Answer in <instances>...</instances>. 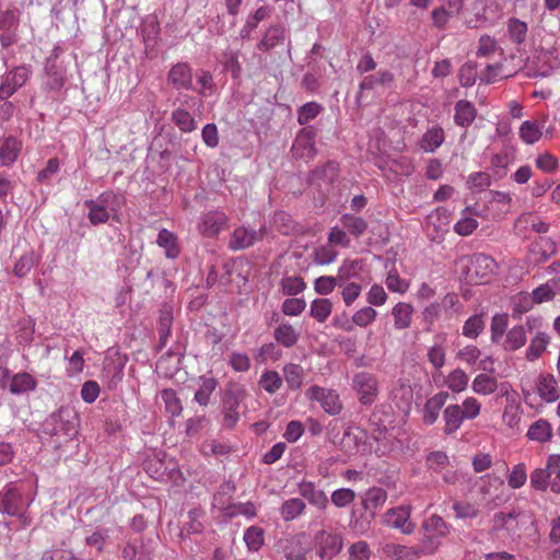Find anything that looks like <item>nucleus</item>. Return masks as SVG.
Instances as JSON below:
<instances>
[{
	"instance_id": "c9c22d12",
	"label": "nucleus",
	"mask_w": 560,
	"mask_h": 560,
	"mask_svg": "<svg viewBox=\"0 0 560 560\" xmlns=\"http://www.w3.org/2000/svg\"><path fill=\"white\" fill-rule=\"evenodd\" d=\"M275 340L284 348L293 347L299 340V332L288 322L279 324L273 331Z\"/></svg>"
},
{
	"instance_id": "5fc2aeb1",
	"label": "nucleus",
	"mask_w": 560,
	"mask_h": 560,
	"mask_svg": "<svg viewBox=\"0 0 560 560\" xmlns=\"http://www.w3.org/2000/svg\"><path fill=\"white\" fill-rule=\"evenodd\" d=\"M161 398L165 405V410L171 417H178L183 411V405L177 396V393L173 388H165L161 390Z\"/></svg>"
},
{
	"instance_id": "2eb2a0df",
	"label": "nucleus",
	"mask_w": 560,
	"mask_h": 560,
	"mask_svg": "<svg viewBox=\"0 0 560 560\" xmlns=\"http://www.w3.org/2000/svg\"><path fill=\"white\" fill-rule=\"evenodd\" d=\"M355 432L352 431L351 427H348L343 432L341 441L342 446L346 450L354 451L355 453H370L372 445L369 442V434L366 430L355 428Z\"/></svg>"
},
{
	"instance_id": "4468645a",
	"label": "nucleus",
	"mask_w": 560,
	"mask_h": 560,
	"mask_svg": "<svg viewBox=\"0 0 560 560\" xmlns=\"http://www.w3.org/2000/svg\"><path fill=\"white\" fill-rule=\"evenodd\" d=\"M288 40V51L291 48V40L289 39L287 30L281 24H275L267 28L262 38L257 44V49L260 51H269L278 46H282Z\"/></svg>"
},
{
	"instance_id": "13d9d810",
	"label": "nucleus",
	"mask_w": 560,
	"mask_h": 560,
	"mask_svg": "<svg viewBox=\"0 0 560 560\" xmlns=\"http://www.w3.org/2000/svg\"><path fill=\"white\" fill-rule=\"evenodd\" d=\"M498 387L497 380L488 374H479L472 381V389L480 395H489L495 392Z\"/></svg>"
},
{
	"instance_id": "774afa93",
	"label": "nucleus",
	"mask_w": 560,
	"mask_h": 560,
	"mask_svg": "<svg viewBox=\"0 0 560 560\" xmlns=\"http://www.w3.org/2000/svg\"><path fill=\"white\" fill-rule=\"evenodd\" d=\"M468 385V375L462 369H455L447 377V386L452 392L460 393Z\"/></svg>"
},
{
	"instance_id": "79ce46f5",
	"label": "nucleus",
	"mask_w": 560,
	"mask_h": 560,
	"mask_svg": "<svg viewBox=\"0 0 560 560\" xmlns=\"http://www.w3.org/2000/svg\"><path fill=\"white\" fill-rule=\"evenodd\" d=\"M526 436L532 441L547 442L552 438L551 424L545 419H538L529 427Z\"/></svg>"
},
{
	"instance_id": "de8ad7c7",
	"label": "nucleus",
	"mask_w": 560,
	"mask_h": 560,
	"mask_svg": "<svg viewBox=\"0 0 560 560\" xmlns=\"http://www.w3.org/2000/svg\"><path fill=\"white\" fill-rule=\"evenodd\" d=\"M332 312V303L329 299H315L311 303L310 316L318 323H325Z\"/></svg>"
},
{
	"instance_id": "a878e982",
	"label": "nucleus",
	"mask_w": 560,
	"mask_h": 560,
	"mask_svg": "<svg viewBox=\"0 0 560 560\" xmlns=\"http://www.w3.org/2000/svg\"><path fill=\"white\" fill-rule=\"evenodd\" d=\"M44 71L47 75L46 88L49 91H61L66 83V69L60 63H45Z\"/></svg>"
},
{
	"instance_id": "cd10ccee",
	"label": "nucleus",
	"mask_w": 560,
	"mask_h": 560,
	"mask_svg": "<svg viewBox=\"0 0 560 560\" xmlns=\"http://www.w3.org/2000/svg\"><path fill=\"white\" fill-rule=\"evenodd\" d=\"M537 392L545 401H556L559 398V394L555 376L552 374L540 375L537 382Z\"/></svg>"
},
{
	"instance_id": "0eeeda50",
	"label": "nucleus",
	"mask_w": 560,
	"mask_h": 560,
	"mask_svg": "<svg viewBox=\"0 0 560 560\" xmlns=\"http://www.w3.org/2000/svg\"><path fill=\"white\" fill-rule=\"evenodd\" d=\"M314 542L317 546V556L325 559H332L342 549V537L339 534L328 533L324 529L318 530L314 536Z\"/></svg>"
},
{
	"instance_id": "72a5a7b5",
	"label": "nucleus",
	"mask_w": 560,
	"mask_h": 560,
	"mask_svg": "<svg viewBox=\"0 0 560 560\" xmlns=\"http://www.w3.org/2000/svg\"><path fill=\"white\" fill-rule=\"evenodd\" d=\"M383 552L387 557L395 558L397 560H417L420 558L416 546L408 547L398 544H386L383 547Z\"/></svg>"
},
{
	"instance_id": "c03bdc74",
	"label": "nucleus",
	"mask_w": 560,
	"mask_h": 560,
	"mask_svg": "<svg viewBox=\"0 0 560 560\" xmlns=\"http://www.w3.org/2000/svg\"><path fill=\"white\" fill-rule=\"evenodd\" d=\"M306 509L305 502L300 498L285 500L280 506V515L285 521H293Z\"/></svg>"
},
{
	"instance_id": "f704fd0d",
	"label": "nucleus",
	"mask_w": 560,
	"mask_h": 560,
	"mask_svg": "<svg viewBox=\"0 0 560 560\" xmlns=\"http://www.w3.org/2000/svg\"><path fill=\"white\" fill-rule=\"evenodd\" d=\"M374 517V512H365L362 510V506L354 508L351 513L349 525L354 532L359 534H364L370 529L371 522Z\"/></svg>"
},
{
	"instance_id": "603ef678",
	"label": "nucleus",
	"mask_w": 560,
	"mask_h": 560,
	"mask_svg": "<svg viewBox=\"0 0 560 560\" xmlns=\"http://www.w3.org/2000/svg\"><path fill=\"white\" fill-rule=\"evenodd\" d=\"M323 110L324 107L322 104L307 102L298 108V122L306 127L308 122L314 120Z\"/></svg>"
},
{
	"instance_id": "864d4df0",
	"label": "nucleus",
	"mask_w": 560,
	"mask_h": 560,
	"mask_svg": "<svg viewBox=\"0 0 560 560\" xmlns=\"http://www.w3.org/2000/svg\"><path fill=\"white\" fill-rule=\"evenodd\" d=\"M422 530L442 539L450 533V526L441 516L432 515L423 522Z\"/></svg>"
},
{
	"instance_id": "39448f33",
	"label": "nucleus",
	"mask_w": 560,
	"mask_h": 560,
	"mask_svg": "<svg viewBox=\"0 0 560 560\" xmlns=\"http://www.w3.org/2000/svg\"><path fill=\"white\" fill-rule=\"evenodd\" d=\"M317 131L314 126L303 127L296 135L291 151L295 159L312 160L317 154L315 138Z\"/></svg>"
},
{
	"instance_id": "58836bf2",
	"label": "nucleus",
	"mask_w": 560,
	"mask_h": 560,
	"mask_svg": "<svg viewBox=\"0 0 560 560\" xmlns=\"http://www.w3.org/2000/svg\"><path fill=\"white\" fill-rule=\"evenodd\" d=\"M342 228L352 236L360 237L368 230V222L361 217L345 213L340 217Z\"/></svg>"
},
{
	"instance_id": "393cba45",
	"label": "nucleus",
	"mask_w": 560,
	"mask_h": 560,
	"mask_svg": "<svg viewBox=\"0 0 560 560\" xmlns=\"http://www.w3.org/2000/svg\"><path fill=\"white\" fill-rule=\"evenodd\" d=\"M339 163L335 160H328L325 164L315 167L308 175L311 183L315 180H323L327 184H332L339 177Z\"/></svg>"
},
{
	"instance_id": "ddd939ff",
	"label": "nucleus",
	"mask_w": 560,
	"mask_h": 560,
	"mask_svg": "<svg viewBox=\"0 0 560 560\" xmlns=\"http://www.w3.org/2000/svg\"><path fill=\"white\" fill-rule=\"evenodd\" d=\"M410 506L400 505L389 509L383 516L384 524L400 529L402 534H411L415 529V524L409 522Z\"/></svg>"
},
{
	"instance_id": "c756f323",
	"label": "nucleus",
	"mask_w": 560,
	"mask_h": 560,
	"mask_svg": "<svg viewBox=\"0 0 560 560\" xmlns=\"http://www.w3.org/2000/svg\"><path fill=\"white\" fill-rule=\"evenodd\" d=\"M559 67L560 61L552 50H542L537 57L536 71L539 77H549Z\"/></svg>"
},
{
	"instance_id": "423d86ee",
	"label": "nucleus",
	"mask_w": 560,
	"mask_h": 560,
	"mask_svg": "<svg viewBox=\"0 0 560 560\" xmlns=\"http://www.w3.org/2000/svg\"><path fill=\"white\" fill-rule=\"evenodd\" d=\"M353 388L359 395L362 405H372L378 393V382L376 377L369 372H360L353 376Z\"/></svg>"
},
{
	"instance_id": "680f3d73",
	"label": "nucleus",
	"mask_w": 560,
	"mask_h": 560,
	"mask_svg": "<svg viewBox=\"0 0 560 560\" xmlns=\"http://www.w3.org/2000/svg\"><path fill=\"white\" fill-rule=\"evenodd\" d=\"M541 135V130L536 121L526 120L520 128L521 139L528 144L537 142Z\"/></svg>"
},
{
	"instance_id": "aec40b11",
	"label": "nucleus",
	"mask_w": 560,
	"mask_h": 560,
	"mask_svg": "<svg viewBox=\"0 0 560 560\" xmlns=\"http://www.w3.org/2000/svg\"><path fill=\"white\" fill-rule=\"evenodd\" d=\"M298 487L300 494L306 499L310 504L320 510H325L327 508L329 502L328 497L323 490L317 489L314 482L302 480Z\"/></svg>"
},
{
	"instance_id": "6e6d98bb",
	"label": "nucleus",
	"mask_w": 560,
	"mask_h": 560,
	"mask_svg": "<svg viewBox=\"0 0 560 560\" xmlns=\"http://www.w3.org/2000/svg\"><path fill=\"white\" fill-rule=\"evenodd\" d=\"M283 384V380L277 371H265L258 382V385L268 394L277 393Z\"/></svg>"
},
{
	"instance_id": "b1692460",
	"label": "nucleus",
	"mask_w": 560,
	"mask_h": 560,
	"mask_svg": "<svg viewBox=\"0 0 560 560\" xmlns=\"http://www.w3.org/2000/svg\"><path fill=\"white\" fill-rule=\"evenodd\" d=\"M448 396L447 392H440L425 401L423 407V422L425 424L431 425L438 420L440 410L445 405Z\"/></svg>"
},
{
	"instance_id": "20e7f679",
	"label": "nucleus",
	"mask_w": 560,
	"mask_h": 560,
	"mask_svg": "<svg viewBox=\"0 0 560 560\" xmlns=\"http://www.w3.org/2000/svg\"><path fill=\"white\" fill-rule=\"evenodd\" d=\"M395 86V74L387 69H381L373 74L363 77L355 94L358 106L363 105L366 98V92H378L380 90H392Z\"/></svg>"
},
{
	"instance_id": "338daca9",
	"label": "nucleus",
	"mask_w": 560,
	"mask_h": 560,
	"mask_svg": "<svg viewBox=\"0 0 560 560\" xmlns=\"http://www.w3.org/2000/svg\"><path fill=\"white\" fill-rule=\"evenodd\" d=\"M224 513L229 517L242 514L247 518H253L256 516V508L253 502L232 503L224 509Z\"/></svg>"
},
{
	"instance_id": "f257e3e1",
	"label": "nucleus",
	"mask_w": 560,
	"mask_h": 560,
	"mask_svg": "<svg viewBox=\"0 0 560 560\" xmlns=\"http://www.w3.org/2000/svg\"><path fill=\"white\" fill-rule=\"evenodd\" d=\"M79 424V415L74 408L62 406L40 423L38 436L55 450H59L77 438Z\"/></svg>"
},
{
	"instance_id": "09e8293b",
	"label": "nucleus",
	"mask_w": 560,
	"mask_h": 560,
	"mask_svg": "<svg viewBox=\"0 0 560 560\" xmlns=\"http://www.w3.org/2000/svg\"><path fill=\"white\" fill-rule=\"evenodd\" d=\"M444 142V131L436 126L429 129L421 139L420 145L425 152H434Z\"/></svg>"
},
{
	"instance_id": "4d7b16f0",
	"label": "nucleus",
	"mask_w": 560,
	"mask_h": 560,
	"mask_svg": "<svg viewBox=\"0 0 560 560\" xmlns=\"http://www.w3.org/2000/svg\"><path fill=\"white\" fill-rule=\"evenodd\" d=\"M363 260L362 259H346L342 265L339 267V273L343 275V278L348 280H361V272L363 270Z\"/></svg>"
},
{
	"instance_id": "412c9836",
	"label": "nucleus",
	"mask_w": 560,
	"mask_h": 560,
	"mask_svg": "<svg viewBox=\"0 0 560 560\" xmlns=\"http://www.w3.org/2000/svg\"><path fill=\"white\" fill-rule=\"evenodd\" d=\"M22 142L14 136L0 139V161L3 166L12 165L19 158Z\"/></svg>"
},
{
	"instance_id": "0e129e2a",
	"label": "nucleus",
	"mask_w": 560,
	"mask_h": 560,
	"mask_svg": "<svg viewBox=\"0 0 560 560\" xmlns=\"http://www.w3.org/2000/svg\"><path fill=\"white\" fill-rule=\"evenodd\" d=\"M485 328L482 315L475 314L470 316L463 326V335L476 339Z\"/></svg>"
},
{
	"instance_id": "6ab92c4d",
	"label": "nucleus",
	"mask_w": 560,
	"mask_h": 560,
	"mask_svg": "<svg viewBox=\"0 0 560 560\" xmlns=\"http://www.w3.org/2000/svg\"><path fill=\"white\" fill-rule=\"evenodd\" d=\"M173 325V307L172 305L164 303L159 311V319H158V334H159V345L158 350H162L171 336Z\"/></svg>"
},
{
	"instance_id": "f8f14e48",
	"label": "nucleus",
	"mask_w": 560,
	"mask_h": 560,
	"mask_svg": "<svg viewBox=\"0 0 560 560\" xmlns=\"http://www.w3.org/2000/svg\"><path fill=\"white\" fill-rule=\"evenodd\" d=\"M226 225V214L220 210H211L201 215L198 230L205 237H215Z\"/></svg>"
},
{
	"instance_id": "5701e85b",
	"label": "nucleus",
	"mask_w": 560,
	"mask_h": 560,
	"mask_svg": "<svg viewBox=\"0 0 560 560\" xmlns=\"http://www.w3.org/2000/svg\"><path fill=\"white\" fill-rule=\"evenodd\" d=\"M454 110V122L462 128H468L477 117L475 105L467 100L457 101Z\"/></svg>"
},
{
	"instance_id": "7ed1b4c3",
	"label": "nucleus",
	"mask_w": 560,
	"mask_h": 560,
	"mask_svg": "<svg viewBox=\"0 0 560 560\" xmlns=\"http://www.w3.org/2000/svg\"><path fill=\"white\" fill-rule=\"evenodd\" d=\"M30 503L23 497L22 492L12 483L7 485L0 491V512L22 520L23 524L28 523L25 512Z\"/></svg>"
},
{
	"instance_id": "6e6552de",
	"label": "nucleus",
	"mask_w": 560,
	"mask_h": 560,
	"mask_svg": "<svg viewBox=\"0 0 560 560\" xmlns=\"http://www.w3.org/2000/svg\"><path fill=\"white\" fill-rule=\"evenodd\" d=\"M498 265L495 260L483 253L474 254L467 266V275L470 280H483L495 272Z\"/></svg>"
},
{
	"instance_id": "4c0bfd02",
	"label": "nucleus",
	"mask_w": 560,
	"mask_h": 560,
	"mask_svg": "<svg viewBox=\"0 0 560 560\" xmlns=\"http://www.w3.org/2000/svg\"><path fill=\"white\" fill-rule=\"evenodd\" d=\"M171 120L182 132L188 133L197 129L196 119L183 107L172 112Z\"/></svg>"
},
{
	"instance_id": "473e14b6",
	"label": "nucleus",
	"mask_w": 560,
	"mask_h": 560,
	"mask_svg": "<svg viewBox=\"0 0 560 560\" xmlns=\"http://www.w3.org/2000/svg\"><path fill=\"white\" fill-rule=\"evenodd\" d=\"M240 55V50H233L228 48L222 52V57L220 60V62L223 66V69L231 73L233 80H240L242 77L243 68L238 60Z\"/></svg>"
},
{
	"instance_id": "f3484780",
	"label": "nucleus",
	"mask_w": 560,
	"mask_h": 560,
	"mask_svg": "<svg viewBox=\"0 0 560 560\" xmlns=\"http://www.w3.org/2000/svg\"><path fill=\"white\" fill-rule=\"evenodd\" d=\"M556 252L557 245L550 237L539 236L529 246L528 259L538 265L547 261Z\"/></svg>"
},
{
	"instance_id": "7c9ffc66",
	"label": "nucleus",
	"mask_w": 560,
	"mask_h": 560,
	"mask_svg": "<svg viewBox=\"0 0 560 560\" xmlns=\"http://www.w3.org/2000/svg\"><path fill=\"white\" fill-rule=\"evenodd\" d=\"M156 244L165 249V256L175 259L179 256L180 248L178 246L177 236L167 229L160 230Z\"/></svg>"
},
{
	"instance_id": "49530a36",
	"label": "nucleus",
	"mask_w": 560,
	"mask_h": 560,
	"mask_svg": "<svg viewBox=\"0 0 560 560\" xmlns=\"http://www.w3.org/2000/svg\"><path fill=\"white\" fill-rule=\"evenodd\" d=\"M522 515V511L513 509L509 512L500 511L493 515V530H514L511 524Z\"/></svg>"
},
{
	"instance_id": "a211bd4d",
	"label": "nucleus",
	"mask_w": 560,
	"mask_h": 560,
	"mask_svg": "<svg viewBox=\"0 0 560 560\" xmlns=\"http://www.w3.org/2000/svg\"><path fill=\"white\" fill-rule=\"evenodd\" d=\"M93 200L95 203L102 206V208H105L107 211L113 213V221L117 223L120 222L119 212L126 203V197L122 194L113 190H106L100 194L98 197Z\"/></svg>"
},
{
	"instance_id": "052dcab7",
	"label": "nucleus",
	"mask_w": 560,
	"mask_h": 560,
	"mask_svg": "<svg viewBox=\"0 0 560 560\" xmlns=\"http://www.w3.org/2000/svg\"><path fill=\"white\" fill-rule=\"evenodd\" d=\"M31 70L27 66L15 67L12 71L5 74L4 80L11 84V86L18 91L28 80Z\"/></svg>"
},
{
	"instance_id": "a19ab883",
	"label": "nucleus",
	"mask_w": 560,
	"mask_h": 560,
	"mask_svg": "<svg viewBox=\"0 0 560 560\" xmlns=\"http://www.w3.org/2000/svg\"><path fill=\"white\" fill-rule=\"evenodd\" d=\"M506 31L511 42L520 46L526 40L528 26L517 18H510L506 23Z\"/></svg>"
},
{
	"instance_id": "37998d69",
	"label": "nucleus",
	"mask_w": 560,
	"mask_h": 560,
	"mask_svg": "<svg viewBox=\"0 0 560 560\" xmlns=\"http://www.w3.org/2000/svg\"><path fill=\"white\" fill-rule=\"evenodd\" d=\"M413 313V307L409 303H397L393 310L392 314L394 316V326L396 329H406L411 324V316Z\"/></svg>"
},
{
	"instance_id": "f03ea898",
	"label": "nucleus",
	"mask_w": 560,
	"mask_h": 560,
	"mask_svg": "<svg viewBox=\"0 0 560 560\" xmlns=\"http://www.w3.org/2000/svg\"><path fill=\"white\" fill-rule=\"evenodd\" d=\"M247 392L244 385L236 382H229L221 392L220 409L222 415L221 424L224 429L232 430L240 420V406L246 398Z\"/></svg>"
},
{
	"instance_id": "a18cd8bd",
	"label": "nucleus",
	"mask_w": 560,
	"mask_h": 560,
	"mask_svg": "<svg viewBox=\"0 0 560 560\" xmlns=\"http://www.w3.org/2000/svg\"><path fill=\"white\" fill-rule=\"evenodd\" d=\"M550 337L546 332H537L530 340L529 347L526 349L525 358L533 362L541 357L545 352Z\"/></svg>"
},
{
	"instance_id": "ea45409f",
	"label": "nucleus",
	"mask_w": 560,
	"mask_h": 560,
	"mask_svg": "<svg viewBox=\"0 0 560 560\" xmlns=\"http://www.w3.org/2000/svg\"><path fill=\"white\" fill-rule=\"evenodd\" d=\"M84 207L89 210L88 219L92 225L104 224L109 220H113V213L95 203L93 199H86L84 201Z\"/></svg>"
},
{
	"instance_id": "bb28decb",
	"label": "nucleus",
	"mask_w": 560,
	"mask_h": 560,
	"mask_svg": "<svg viewBox=\"0 0 560 560\" xmlns=\"http://www.w3.org/2000/svg\"><path fill=\"white\" fill-rule=\"evenodd\" d=\"M37 386V381L26 372H20L11 377L9 390L13 395H23L33 392Z\"/></svg>"
},
{
	"instance_id": "3c124183",
	"label": "nucleus",
	"mask_w": 560,
	"mask_h": 560,
	"mask_svg": "<svg viewBox=\"0 0 560 560\" xmlns=\"http://www.w3.org/2000/svg\"><path fill=\"white\" fill-rule=\"evenodd\" d=\"M283 375L290 389L296 390L302 386L304 370L301 365L294 363L285 364L283 368Z\"/></svg>"
},
{
	"instance_id": "1a4fd4ad",
	"label": "nucleus",
	"mask_w": 560,
	"mask_h": 560,
	"mask_svg": "<svg viewBox=\"0 0 560 560\" xmlns=\"http://www.w3.org/2000/svg\"><path fill=\"white\" fill-rule=\"evenodd\" d=\"M306 395L310 399L319 401L325 412L331 416L340 413L342 409L339 395L332 389H326L317 385H313L307 389Z\"/></svg>"
},
{
	"instance_id": "e433bc0d",
	"label": "nucleus",
	"mask_w": 560,
	"mask_h": 560,
	"mask_svg": "<svg viewBox=\"0 0 560 560\" xmlns=\"http://www.w3.org/2000/svg\"><path fill=\"white\" fill-rule=\"evenodd\" d=\"M526 343L525 326L517 325L508 330L502 347L505 351H516Z\"/></svg>"
},
{
	"instance_id": "dca6fc26",
	"label": "nucleus",
	"mask_w": 560,
	"mask_h": 560,
	"mask_svg": "<svg viewBox=\"0 0 560 560\" xmlns=\"http://www.w3.org/2000/svg\"><path fill=\"white\" fill-rule=\"evenodd\" d=\"M167 81L176 90H194L192 69L189 63L174 65L167 73Z\"/></svg>"
},
{
	"instance_id": "c85d7f7f",
	"label": "nucleus",
	"mask_w": 560,
	"mask_h": 560,
	"mask_svg": "<svg viewBox=\"0 0 560 560\" xmlns=\"http://www.w3.org/2000/svg\"><path fill=\"white\" fill-rule=\"evenodd\" d=\"M445 421L444 433L451 435L455 433L462 425L465 417L459 405H450L443 411Z\"/></svg>"
},
{
	"instance_id": "2f4dec72",
	"label": "nucleus",
	"mask_w": 560,
	"mask_h": 560,
	"mask_svg": "<svg viewBox=\"0 0 560 560\" xmlns=\"http://www.w3.org/2000/svg\"><path fill=\"white\" fill-rule=\"evenodd\" d=\"M387 500V492L378 487H373L369 489L361 501V506L363 511L374 512L382 506Z\"/></svg>"
},
{
	"instance_id": "bf43d9fd",
	"label": "nucleus",
	"mask_w": 560,
	"mask_h": 560,
	"mask_svg": "<svg viewBox=\"0 0 560 560\" xmlns=\"http://www.w3.org/2000/svg\"><path fill=\"white\" fill-rule=\"evenodd\" d=\"M283 294L295 296L306 289V283L302 277H284L280 281Z\"/></svg>"
},
{
	"instance_id": "4be33fe9",
	"label": "nucleus",
	"mask_w": 560,
	"mask_h": 560,
	"mask_svg": "<svg viewBox=\"0 0 560 560\" xmlns=\"http://www.w3.org/2000/svg\"><path fill=\"white\" fill-rule=\"evenodd\" d=\"M198 388L195 392L194 401L206 407L210 404L211 395L217 389L219 382L213 376L200 375L197 380Z\"/></svg>"
},
{
	"instance_id": "69168bd1",
	"label": "nucleus",
	"mask_w": 560,
	"mask_h": 560,
	"mask_svg": "<svg viewBox=\"0 0 560 560\" xmlns=\"http://www.w3.org/2000/svg\"><path fill=\"white\" fill-rule=\"evenodd\" d=\"M492 176L495 179H501L506 175L508 165L510 164V156L506 152L494 154L490 161Z\"/></svg>"
},
{
	"instance_id": "9b49d317",
	"label": "nucleus",
	"mask_w": 560,
	"mask_h": 560,
	"mask_svg": "<svg viewBox=\"0 0 560 560\" xmlns=\"http://www.w3.org/2000/svg\"><path fill=\"white\" fill-rule=\"evenodd\" d=\"M393 407L389 404H381L375 406L373 412L369 418V423L374 428L372 439L380 442L385 438L387 432V424L392 422Z\"/></svg>"
},
{
	"instance_id": "e2e57ef3",
	"label": "nucleus",
	"mask_w": 560,
	"mask_h": 560,
	"mask_svg": "<svg viewBox=\"0 0 560 560\" xmlns=\"http://www.w3.org/2000/svg\"><path fill=\"white\" fill-rule=\"evenodd\" d=\"M36 264V256L33 250L23 254L15 262L13 273L18 278L25 277Z\"/></svg>"
},
{
	"instance_id": "9d476101",
	"label": "nucleus",
	"mask_w": 560,
	"mask_h": 560,
	"mask_svg": "<svg viewBox=\"0 0 560 560\" xmlns=\"http://www.w3.org/2000/svg\"><path fill=\"white\" fill-rule=\"evenodd\" d=\"M264 229L255 230L246 226L236 228L231 234L229 248L233 252L252 247L264 238Z\"/></svg>"
},
{
	"instance_id": "8fccbe9b",
	"label": "nucleus",
	"mask_w": 560,
	"mask_h": 560,
	"mask_svg": "<svg viewBox=\"0 0 560 560\" xmlns=\"http://www.w3.org/2000/svg\"><path fill=\"white\" fill-rule=\"evenodd\" d=\"M160 34V26L158 21L152 20L151 22H148L143 25L141 28V36L145 46V55L150 58L153 56L151 55V51L153 50L156 38Z\"/></svg>"
}]
</instances>
